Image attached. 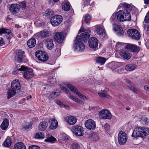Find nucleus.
I'll return each mask as SVG.
<instances>
[{
    "label": "nucleus",
    "mask_w": 149,
    "mask_h": 149,
    "mask_svg": "<svg viewBox=\"0 0 149 149\" xmlns=\"http://www.w3.org/2000/svg\"><path fill=\"white\" fill-rule=\"evenodd\" d=\"M29 149H40L39 147L38 146L33 145L30 146L29 147Z\"/></svg>",
    "instance_id": "obj_47"
},
{
    "label": "nucleus",
    "mask_w": 149,
    "mask_h": 149,
    "mask_svg": "<svg viewBox=\"0 0 149 149\" xmlns=\"http://www.w3.org/2000/svg\"><path fill=\"white\" fill-rule=\"evenodd\" d=\"M141 121L143 125H149V118H147L145 116L141 118Z\"/></svg>",
    "instance_id": "obj_37"
},
{
    "label": "nucleus",
    "mask_w": 149,
    "mask_h": 149,
    "mask_svg": "<svg viewBox=\"0 0 149 149\" xmlns=\"http://www.w3.org/2000/svg\"><path fill=\"white\" fill-rule=\"evenodd\" d=\"M111 97L110 95H108V94L106 93L105 95L104 98H107L109 99H111Z\"/></svg>",
    "instance_id": "obj_58"
},
{
    "label": "nucleus",
    "mask_w": 149,
    "mask_h": 149,
    "mask_svg": "<svg viewBox=\"0 0 149 149\" xmlns=\"http://www.w3.org/2000/svg\"><path fill=\"white\" fill-rule=\"evenodd\" d=\"M20 88L21 85L19 81L17 79L13 80L11 83V88H9L7 92V98L9 99L15 95L16 93L20 91Z\"/></svg>",
    "instance_id": "obj_1"
},
{
    "label": "nucleus",
    "mask_w": 149,
    "mask_h": 149,
    "mask_svg": "<svg viewBox=\"0 0 149 149\" xmlns=\"http://www.w3.org/2000/svg\"><path fill=\"white\" fill-rule=\"evenodd\" d=\"M70 147L72 149H78L80 147L79 144L76 142H74L72 143Z\"/></svg>",
    "instance_id": "obj_42"
},
{
    "label": "nucleus",
    "mask_w": 149,
    "mask_h": 149,
    "mask_svg": "<svg viewBox=\"0 0 149 149\" xmlns=\"http://www.w3.org/2000/svg\"><path fill=\"white\" fill-rule=\"evenodd\" d=\"M11 144V140L10 138H7L3 143L4 146L8 147L10 146Z\"/></svg>",
    "instance_id": "obj_40"
},
{
    "label": "nucleus",
    "mask_w": 149,
    "mask_h": 149,
    "mask_svg": "<svg viewBox=\"0 0 149 149\" xmlns=\"http://www.w3.org/2000/svg\"><path fill=\"white\" fill-rule=\"evenodd\" d=\"M54 15V12L49 9L47 10L45 12V15L48 17H50Z\"/></svg>",
    "instance_id": "obj_43"
},
{
    "label": "nucleus",
    "mask_w": 149,
    "mask_h": 149,
    "mask_svg": "<svg viewBox=\"0 0 149 149\" xmlns=\"http://www.w3.org/2000/svg\"><path fill=\"white\" fill-rule=\"evenodd\" d=\"M125 48L134 53L139 52L140 49V47H139L130 44L127 45L125 46Z\"/></svg>",
    "instance_id": "obj_18"
},
{
    "label": "nucleus",
    "mask_w": 149,
    "mask_h": 149,
    "mask_svg": "<svg viewBox=\"0 0 149 149\" xmlns=\"http://www.w3.org/2000/svg\"><path fill=\"white\" fill-rule=\"evenodd\" d=\"M120 55L124 59L127 60L130 59L132 56L130 53L124 50L120 52Z\"/></svg>",
    "instance_id": "obj_24"
},
{
    "label": "nucleus",
    "mask_w": 149,
    "mask_h": 149,
    "mask_svg": "<svg viewBox=\"0 0 149 149\" xmlns=\"http://www.w3.org/2000/svg\"><path fill=\"white\" fill-rule=\"evenodd\" d=\"M54 38L57 42L61 43L64 39L63 33L62 32H57L55 33Z\"/></svg>",
    "instance_id": "obj_17"
},
{
    "label": "nucleus",
    "mask_w": 149,
    "mask_h": 149,
    "mask_svg": "<svg viewBox=\"0 0 149 149\" xmlns=\"http://www.w3.org/2000/svg\"><path fill=\"white\" fill-rule=\"evenodd\" d=\"M104 128L107 131H109V130L110 125L107 123H106L104 126Z\"/></svg>",
    "instance_id": "obj_48"
},
{
    "label": "nucleus",
    "mask_w": 149,
    "mask_h": 149,
    "mask_svg": "<svg viewBox=\"0 0 149 149\" xmlns=\"http://www.w3.org/2000/svg\"><path fill=\"white\" fill-rule=\"evenodd\" d=\"M95 27L96 28L95 31L98 35H102L105 33V30L103 26L96 25Z\"/></svg>",
    "instance_id": "obj_27"
},
{
    "label": "nucleus",
    "mask_w": 149,
    "mask_h": 149,
    "mask_svg": "<svg viewBox=\"0 0 149 149\" xmlns=\"http://www.w3.org/2000/svg\"><path fill=\"white\" fill-rule=\"evenodd\" d=\"M123 6L126 8H131V6L130 5L125 3H124Z\"/></svg>",
    "instance_id": "obj_49"
},
{
    "label": "nucleus",
    "mask_w": 149,
    "mask_h": 149,
    "mask_svg": "<svg viewBox=\"0 0 149 149\" xmlns=\"http://www.w3.org/2000/svg\"><path fill=\"white\" fill-rule=\"evenodd\" d=\"M124 15V21L128 20L130 21L131 20V15L129 12L127 10H125L123 11Z\"/></svg>",
    "instance_id": "obj_30"
},
{
    "label": "nucleus",
    "mask_w": 149,
    "mask_h": 149,
    "mask_svg": "<svg viewBox=\"0 0 149 149\" xmlns=\"http://www.w3.org/2000/svg\"><path fill=\"white\" fill-rule=\"evenodd\" d=\"M67 87L70 89V90L73 92H74L76 93L80 97L83 99L86 98V97L84 95H82L80 92H79L78 90L74 86L70 84H67Z\"/></svg>",
    "instance_id": "obj_11"
},
{
    "label": "nucleus",
    "mask_w": 149,
    "mask_h": 149,
    "mask_svg": "<svg viewBox=\"0 0 149 149\" xmlns=\"http://www.w3.org/2000/svg\"><path fill=\"white\" fill-rule=\"evenodd\" d=\"M47 126V122H41L39 124L38 129L41 131H44L45 130Z\"/></svg>",
    "instance_id": "obj_35"
},
{
    "label": "nucleus",
    "mask_w": 149,
    "mask_h": 149,
    "mask_svg": "<svg viewBox=\"0 0 149 149\" xmlns=\"http://www.w3.org/2000/svg\"><path fill=\"white\" fill-rule=\"evenodd\" d=\"M47 136V138L45 140V142L53 143L56 141V139L51 135L48 134Z\"/></svg>",
    "instance_id": "obj_34"
},
{
    "label": "nucleus",
    "mask_w": 149,
    "mask_h": 149,
    "mask_svg": "<svg viewBox=\"0 0 149 149\" xmlns=\"http://www.w3.org/2000/svg\"><path fill=\"white\" fill-rule=\"evenodd\" d=\"M62 9L65 10L69 11L70 8V5L69 2L68 1H64L62 4Z\"/></svg>",
    "instance_id": "obj_32"
},
{
    "label": "nucleus",
    "mask_w": 149,
    "mask_h": 149,
    "mask_svg": "<svg viewBox=\"0 0 149 149\" xmlns=\"http://www.w3.org/2000/svg\"><path fill=\"white\" fill-rule=\"evenodd\" d=\"M102 91L103 92L107 93L109 91V90L108 89L106 88L103 91L102 90Z\"/></svg>",
    "instance_id": "obj_63"
},
{
    "label": "nucleus",
    "mask_w": 149,
    "mask_h": 149,
    "mask_svg": "<svg viewBox=\"0 0 149 149\" xmlns=\"http://www.w3.org/2000/svg\"><path fill=\"white\" fill-rule=\"evenodd\" d=\"M105 93H98V94L99 95V96L103 98H104L105 95Z\"/></svg>",
    "instance_id": "obj_54"
},
{
    "label": "nucleus",
    "mask_w": 149,
    "mask_h": 149,
    "mask_svg": "<svg viewBox=\"0 0 149 149\" xmlns=\"http://www.w3.org/2000/svg\"><path fill=\"white\" fill-rule=\"evenodd\" d=\"M91 18V16L88 14H86L84 16V20L88 25L90 24V23L88 22L90 21Z\"/></svg>",
    "instance_id": "obj_41"
},
{
    "label": "nucleus",
    "mask_w": 149,
    "mask_h": 149,
    "mask_svg": "<svg viewBox=\"0 0 149 149\" xmlns=\"http://www.w3.org/2000/svg\"><path fill=\"white\" fill-rule=\"evenodd\" d=\"M129 88L130 90L136 93L137 91V90L133 86H130L129 87Z\"/></svg>",
    "instance_id": "obj_52"
},
{
    "label": "nucleus",
    "mask_w": 149,
    "mask_h": 149,
    "mask_svg": "<svg viewBox=\"0 0 149 149\" xmlns=\"http://www.w3.org/2000/svg\"><path fill=\"white\" fill-rule=\"evenodd\" d=\"M3 33L5 34L6 38L8 40L10 39L13 36L10 30L4 28L0 29V35H2Z\"/></svg>",
    "instance_id": "obj_19"
},
{
    "label": "nucleus",
    "mask_w": 149,
    "mask_h": 149,
    "mask_svg": "<svg viewBox=\"0 0 149 149\" xmlns=\"http://www.w3.org/2000/svg\"><path fill=\"white\" fill-rule=\"evenodd\" d=\"M144 89L146 91H148L149 89V87L147 85H145L144 86Z\"/></svg>",
    "instance_id": "obj_61"
},
{
    "label": "nucleus",
    "mask_w": 149,
    "mask_h": 149,
    "mask_svg": "<svg viewBox=\"0 0 149 149\" xmlns=\"http://www.w3.org/2000/svg\"><path fill=\"white\" fill-rule=\"evenodd\" d=\"M55 53L57 54V55H60L61 54V52L60 48H57L55 51Z\"/></svg>",
    "instance_id": "obj_50"
},
{
    "label": "nucleus",
    "mask_w": 149,
    "mask_h": 149,
    "mask_svg": "<svg viewBox=\"0 0 149 149\" xmlns=\"http://www.w3.org/2000/svg\"><path fill=\"white\" fill-rule=\"evenodd\" d=\"M18 72L19 71H24L23 76L24 78L26 79H29L33 77L34 74L32 70L29 69L24 66L22 65L20 68L18 69Z\"/></svg>",
    "instance_id": "obj_3"
},
{
    "label": "nucleus",
    "mask_w": 149,
    "mask_h": 149,
    "mask_svg": "<svg viewBox=\"0 0 149 149\" xmlns=\"http://www.w3.org/2000/svg\"><path fill=\"white\" fill-rule=\"evenodd\" d=\"M127 139V135L124 132L120 131L118 135V140L119 144L120 145H124Z\"/></svg>",
    "instance_id": "obj_6"
},
{
    "label": "nucleus",
    "mask_w": 149,
    "mask_h": 149,
    "mask_svg": "<svg viewBox=\"0 0 149 149\" xmlns=\"http://www.w3.org/2000/svg\"><path fill=\"white\" fill-rule=\"evenodd\" d=\"M36 56L38 59L42 62H45L49 59L47 54L44 51H38L35 53Z\"/></svg>",
    "instance_id": "obj_5"
},
{
    "label": "nucleus",
    "mask_w": 149,
    "mask_h": 149,
    "mask_svg": "<svg viewBox=\"0 0 149 149\" xmlns=\"http://www.w3.org/2000/svg\"><path fill=\"white\" fill-rule=\"evenodd\" d=\"M19 6L17 4H12L11 5L9 10L13 14L17 13L19 10Z\"/></svg>",
    "instance_id": "obj_26"
},
{
    "label": "nucleus",
    "mask_w": 149,
    "mask_h": 149,
    "mask_svg": "<svg viewBox=\"0 0 149 149\" xmlns=\"http://www.w3.org/2000/svg\"><path fill=\"white\" fill-rule=\"evenodd\" d=\"M19 9L20 7L22 8L23 10H24L26 6V3L25 1H23L20 2L19 4Z\"/></svg>",
    "instance_id": "obj_46"
},
{
    "label": "nucleus",
    "mask_w": 149,
    "mask_h": 149,
    "mask_svg": "<svg viewBox=\"0 0 149 149\" xmlns=\"http://www.w3.org/2000/svg\"><path fill=\"white\" fill-rule=\"evenodd\" d=\"M4 44L3 39L2 38H0V46H2Z\"/></svg>",
    "instance_id": "obj_59"
},
{
    "label": "nucleus",
    "mask_w": 149,
    "mask_h": 149,
    "mask_svg": "<svg viewBox=\"0 0 149 149\" xmlns=\"http://www.w3.org/2000/svg\"><path fill=\"white\" fill-rule=\"evenodd\" d=\"M84 31V27L83 25H82L81 26L80 29L79 31V33L83 32Z\"/></svg>",
    "instance_id": "obj_60"
},
{
    "label": "nucleus",
    "mask_w": 149,
    "mask_h": 149,
    "mask_svg": "<svg viewBox=\"0 0 149 149\" xmlns=\"http://www.w3.org/2000/svg\"><path fill=\"white\" fill-rule=\"evenodd\" d=\"M90 37L89 34L87 32H84L81 34L80 36L78 35L76 38V40L83 41L84 42L87 41Z\"/></svg>",
    "instance_id": "obj_12"
},
{
    "label": "nucleus",
    "mask_w": 149,
    "mask_h": 149,
    "mask_svg": "<svg viewBox=\"0 0 149 149\" xmlns=\"http://www.w3.org/2000/svg\"><path fill=\"white\" fill-rule=\"evenodd\" d=\"M43 42L48 49L51 50L54 48V45L52 39L50 38H47L44 40Z\"/></svg>",
    "instance_id": "obj_16"
},
{
    "label": "nucleus",
    "mask_w": 149,
    "mask_h": 149,
    "mask_svg": "<svg viewBox=\"0 0 149 149\" xmlns=\"http://www.w3.org/2000/svg\"><path fill=\"white\" fill-rule=\"evenodd\" d=\"M62 17L60 15H55L52 17L50 19L51 23L54 26H57L61 22Z\"/></svg>",
    "instance_id": "obj_7"
},
{
    "label": "nucleus",
    "mask_w": 149,
    "mask_h": 149,
    "mask_svg": "<svg viewBox=\"0 0 149 149\" xmlns=\"http://www.w3.org/2000/svg\"><path fill=\"white\" fill-rule=\"evenodd\" d=\"M113 26V29L116 32L118 35L120 36L124 34L123 30L119 26L114 24Z\"/></svg>",
    "instance_id": "obj_22"
},
{
    "label": "nucleus",
    "mask_w": 149,
    "mask_h": 149,
    "mask_svg": "<svg viewBox=\"0 0 149 149\" xmlns=\"http://www.w3.org/2000/svg\"><path fill=\"white\" fill-rule=\"evenodd\" d=\"M90 1H87L84 0V3L83 5L85 7L86 6H87L90 3Z\"/></svg>",
    "instance_id": "obj_53"
},
{
    "label": "nucleus",
    "mask_w": 149,
    "mask_h": 149,
    "mask_svg": "<svg viewBox=\"0 0 149 149\" xmlns=\"http://www.w3.org/2000/svg\"><path fill=\"white\" fill-rule=\"evenodd\" d=\"M31 124H29L28 125L25 126L23 127V129H24L25 130H26L28 129L31 128Z\"/></svg>",
    "instance_id": "obj_51"
},
{
    "label": "nucleus",
    "mask_w": 149,
    "mask_h": 149,
    "mask_svg": "<svg viewBox=\"0 0 149 149\" xmlns=\"http://www.w3.org/2000/svg\"><path fill=\"white\" fill-rule=\"evenodd\" d=\"M77 41L74 44V48L75 50L79 52H83L85 49V46L84 43L81 41Z\"/></svg>",
    "instance_id": "obj_10"
},
{
    "label": "nucleus",
    "mask_w": 149,
    "mask_h": 149,
    "mask_svg": "<svg viewBox=\"0 0 149 149\" xmlns=\"http://www.w3.org/2000/svg\"><path fill=\"white\" fill-rule=\"evenodd\" d=\"M56 103L60 106L61 107H63L64 104L61 102L59 100H57L56 102Z\"/></svg>",
    "instance_id": "obj_56"
},
{
    "label": "nucleus",
    "mask_w": 149,
    "mask_h": 149,
    "mask_svg": "<svg viewBox=\"0 0 149 149\" xmlns=\"http://www.w3.org/2000/svg\"><path fill=\"white\" fill-rule=\"evenodd\" d=\"M84 125L86 128L90 130H93L96 127L95 122L92 119H88L86 120L85 123Z\"/></svg>",
    "instance_id": "obj_8"
},
{
    "label": "nucleus",
    "mask_w": 149,
    "mask_h": 149,
    "mask_svg": "<svg viewBox=\"0 0 149 149\" xmlns=\"http://www.w3.org/2000/svg\"><path fill=\"white\" fill-rule=\"evenodd\" d=\"M115 17L118 21L120 22H124V15L123 10H120L115 14Z\"/></svg>",
    "instance_id": "obj_21"
},
{
    "label": "nucleus",
    "mask_w": 149,
    "mask_h": 149,
    "mask_svg": "<svg viewBox=\"0 0 149 149\" xmlns=\"http://www.w3.org/2000/svg\"><path fill=\"white\" fill-rule=\"evenodd\" d=\"M9 124L8 120L5 118L4 120L0 126L1 128L3 130H6L8 127Z\"/></svg>",
    "instance_id": "obj_31"
},
{
    "label": "nucleus",
    "mask_w": 149,
    "mask_h": 149,
    "mask_svg": "<svg viewBox=\"0 0 149 149\" xmlns=\"http://www.w3.org/2000/svg\"><path fill=\"white\" fill-rule=\"evenodd\" d=\"M127 34L129 37L134 40H138L141 37L140 33L135 29H128L127 31Z\"/></svg>",
    "instance_id": "obj_4"
},
{
    "label": "nucleus",
    "mask_w": 149,
    "mask_h": 149,
    "mask_svg": "<svg viewBox=\"0 0 149 149\" xmlns=\"http://www.w3.org/2000/svg\"><path fill=\"white\" fill-rule=\"evenodd\" d=\"M106 61V58L101 57H97L96 59V62L101 65L104 64Z\"/></svg>",
    "instance_id": "obj_36"
},
{
    "label": "nucleus",
    "mask_w": 149,
    "mask_h": 149,
    "mask_svg": "<svg viewBox=\"0 0 149 149\" xmlns=\"http://www.w3.org/2000/svg\"><path fill=\"white\" fill-rule=\"evenodd\" d=\"M65 120L70 125H73L77 122V119L75 116H70L65 117Z\"/></svg>",
    "instance_id": "obj_20"
},
{
    "label": "nucleus",
    "mask_w": 149,
    "mask_h": 149,
    "mask_svg": "<svg viewBox=\"0 0 149 149\" xmlns=\"http://www.w3.org/2000/svg\"><path fill=\"white\" fill-rule=\"evenodd\" d=\"M37 34L43 38L48 37L51 35L50 32L46 30L41 31Z\"/></svg>",
    "instance_id": "obj_23"
},
{
    "label": "nucleus",
    "mask_w": 149,
    "mask_h": 149,
    "mask_svg": "<svg viewBox=\"0 0 149 149\" xmlns=\"http://www.w3.org/2000/svg\"><path fill=\"white\" fill-rule=\"evenodd\" d=\"M63 139L66 140H67L68 139L69 136H63Z\"/></svg>",
    "instance_id": "obj_64"
},
{
    "label": "nucleus",
    "mask_w": 149,
    "mask_h": 149,
    "mask_svg": "<svg viewBox=\"0 0 149 149\" xmlns=\"http://www.w3.org/2000/svg\"><path fill=\"white\" fill-rule=\"evenodd\" d=\"M26 146L22 142H19L15 143L14 146V149H26Z\"/></svg>",
    "instance_id": "obj_29"
},
{
    "label": "nucleus",
    "mask_w": 149,
    "mask_h": 149,
    "mask_svg": "<svg viewBox=\"0 0 149 149\" xmlns=\"http://www.w3.org/2000/svg\"><path fill=\"white\" fill-rule=\"evenodd\" d=\"M73 100L79 103H81L82 102V101H81L79 99L76 98L75 97H74V98H73Z\"/></svg>",
    "instance_id": "obj_55"
},
{
    "label": "nucleus",
    "mask_w": 149,
    "mask_h": 149,
    "mask_svg": "<svg viewBox=\"0 0 149 149\" xmlns=\"http://www.w3.org/2000/svg\"><path fill=\"white\" fill-rule=\"evenodd\" d=\"M149 134V129L144 127L138 126L136 127L132 135V137L135 138L138 137L143 138Z\"/></svg>",
    "instance_id": "obj_2"
},
{
    "label": "nucleus",
    "mask_w": 149,
    "mask_h": 149,
    "mask_svg": "<svg viewBox=\"0 0 149 149\" xmlns=\"http://www.w3.org/2000/svg\"><path fill=\"white\" fill-rule=\"evenodd\" d=\"M89 139L93 141H97L99 140V136L98 134L96 132H91L89 135Z\"/></svg>",
    "instance_id": "obj_25"
},
{
    "label": "nucleus",
    "mask_w": 149,
    "mask_h": 149,
    "mask_svg": "<svg viewBox=\"0 0 149 149\" xmlns=\"http://www.w3.org/2000/svg\"><path fill=\"white\" fill-rule=\"evenodd\" d=\"M136 66L134 64L126 65L125 67V69L127 71H132L134 70Z\"/></svg>",
    "instance_id": "obj_39"
},
{
    "label": "nucleus",
    "mask_w": 149,
    "mask_h": 149,
    "mask_svg": "<svg viewBox=\"0 0 149 149\" xmlns=\"http://www.w3.org/2000/svg\"><path fill=\"white\" fill-rule=\"evenodd\" d=\"M144 3L146 4H149V0H144Z\"/></svg>",
    "instance_id": "obj_62"
},
{
    "label": "nucleus",
    "mask_w": 149,
    "mask_h": 149,
    "mask_svg": "<svg viewBox=\"0 0 149 149\" xmlns=\"http://www.w3.org/2000/svg\"><path fill=\"white\" fill-rule=\"evenodd\" d=\"M58 125V122L56 119L52 118L51 120L50 128L52 129H56Z\"/></svg>",
    "instance_id": "obj_33"
},
{
    "label": "nucleus",
    "mask_w": 149,
    "mask_h": 149,
    "mask_svg": "<svg viewBox=\"0 0 149 149\" xmlns=\"http://www.w3.org/2000/svg\"><path fill=\"white\" fill-rule=\"evenodd\" d=\"M99 117L101 118L104 119H111V114L108 110H103L99 113Z\"/></svg>",
    "instance_id": "obj_9"
},
{
    "label": "nucleus",
    "mask_w": 149,
    "mask_h": 149,
    "mask_svg": "<svg viewBox=\"0 0 149 149\" xmlns=\"http://www.w3.org/2000/svg\"><path fill=\"white\" fill-rule=\"evenodd\" d=\"M36 41L35 39L34 38H31L28 40L27 45L30 48L34 47L36 45Z\"/></svg>",
    "instance_id": "obj_28"
},
{
    "label": "nucleus",
    "mask_w": 149,
    "mask_h": 149,
    "mask_svg": "<svg viewBox=\"0 0 149 149\" xmlns=\"http://www.w3.org/2000/svg\"><path fill=\"white\" fill-rule=\"evenodd\" d=\"M144 21L146 23H149V17L147 15L145 17Z\"/></svg>",
    "instance_id": "obj_57"
},
{
    "label": "nucleus",
    "mask_w": 149,
    "mask_h": 149,
    "mask_svg": "<svg viewBox=\"0 0 149 149\" xmlns=\"http://www.w3.org/2000/svg\"><path fill=\"white\" fill-rule=\"evenodd\" d=\"M25 57L24 52L21 50H18L16 56V59L19 62H23V59Z\"/></svg>",
    "instance_id": "obj_15"
},
{
    "label": "nucleus",
    "mask_w": 149,
    "mask_h": 149,
    "mask_svg": "<svg viewBox=\"0 0 149 149\" xmlns=\"http://www.w3.org/2000/svg\"><path fill=\"white\" fill-rule=\"evenodd\" d=\"M74 134L78 136H81L83 135L82 127L80 126H76L73 127L72 129Z\"/></svg>",
    "instance_id": "obj_13"
},
{
    "label": "nucleus",
    "mask_w": 149,
    "mask_h": 149,
    "mask_svg": "<svg viewBox=\"0 0 149 149\" xmlns=\"http://www.w3.org/2000/svg\"><path fill=\"white\" fill-rule=\"evenodd\" d=\"M109 67L113 69H115L120 66V63L119 62L112 61L109 64Z\"/></svg>",
    "instance_id": "obj_38"
},
{
    "label": "nucleus",
    "mask_w": 149,
    "mask_h": 149,
    "mask_svg": "<svg viewBox=\"0 0 149 149\" xmlns=\"http://www.w3.org/2000/svg\"><path fill=\"white\" fill-rule=\"evenodd\" d=\"M56 93V92L51 93L49 96V99L51 100H53L55 97V95Z\"/></svg>",
    "instance_id": "obj_45"
},
{
    "label": "nucleus",
    "mask_w": 149,
    "mask_h": 149,
    "mask_svg": "<svg viewBox=\"0 0 149 149\" xmlns=\"http://www.w3.org/2000/svg\"><path fill=\"white\" fill-rule=\"evenodd\" d=\"M45 135L43 132H40L37 133L36 134L35 137L38 139H43Z\"/></svg>",
    "instance_id": "obj_44"
},
{
    "label": "nucleus",
    "mask_w": 149,
    "mask_h": 149,
    "mask_svg": "<svg viewBox=\"0 0 149 149\" xmlns=\"http://www.w3.org/2000/svg\"><path fill=\"white\" fill-rule=\"evenodd\" d=\"M88 43L89 46L91 48L95 49L97 47L98 41L96 38L92 37L90 38Z\"/></svg>",
    "instance_id": "obj_14"
}]
</instances>
